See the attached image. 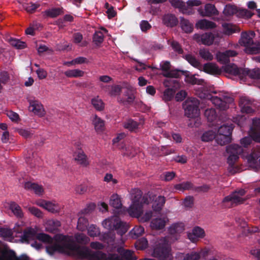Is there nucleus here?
<instances>
[{
	"label": "nucleus",
	"instance_id": "f257e3e1",
	"mask_svg": "<svg viewBox=\"0 0 260 260\" xmlns=\"http://www.w3.org/2000/svg\"><path fill=\"white\" fill-rule=\"evenodd\" d=\"M58 248L70 251L81 259L89 260H122L115 254H111L108 256L101 251L92 252L87 247L79 246L73 242H66L62 245L57 246Z\"/></svg>",
	"mask_w": 260,
	"mask_h": 260
},
{
	"label": "nucleus",
	"instance_id": "f03ea898",
	"mask_svg": "<svg viewBox=\"0 0 260 260\" xmlns=\"http://www.w3.org/2000/svg\"><path fill=\"white\" fill-rule=\"evenodd\" d=\"M141 190L134 188L131 191L132 204L128 209V213L133 217H139L143 213V206L149 204L151 199L147 194L142 196Z\"/></svg>",
	"mask_w": 260,
	"mask_h": 260
},
{
	"label": "nucleus",
	"instance_id": "7ed1b4c3",
	"mask_svg": "<svg viewBox=\"0 0 260 260\" xmlns=\"http://www.w3.org/2000/svg\"><path fill=\"white\" fill-rule=\"evenodd\" d=\"M255 33L253 31L243 32L241 34L239 43L245 47L244 51L247 54H255L260 52V43H254L253 38Z\"/></svg>",
	"mask_w": 260,
	"mask_h": 260
},
{
	"label": "nucleus",
	"instance_id": "20e7f679",
	"mask_svg": "<svg viewBox=\"0 0 260 260\" xmlns=\"http://www.w3.org/2000/svg\"><path fill=\"white\" fill-rule=\"evenodd\" d=\"M102 225L109 230H115L120 236H123L127 231L126 223L120 220L118 217H113L105 219L102 222Z\"/></svg>",
	"mask_w": 260,
	"mask_h": 260
},
{
	"label": "nucleus",
	"instance_id": "39448f33",
	"mask_svg": "<svg viewBox=\"0 0 260 260\" xmlns=\"http://www.w3.org/2000/svg\"><path fill=\"white\" fill-rule=\"evenodd\" d=\"M199 104L200 101L196 98H191L187 100L183 104L185 116L190 118L197 117L200 112Z\"/></svg>",
	"mask_w": 260,
	"mask_h": 260
},
{
	"label": "nucleus",
	"instance_id": "423d86ee",
	"mask_svg": "<svg viewBox=\"0 0 260 260\" xmlns=\"http://www.w3.org/2000/svg\"><path fill=\"white\" fill-rule=\"evenodd\" d=\"M242 147L238 144H231L226 147V151L229 154L227 162L229 166L234 169L235 162L239 158V155L243 152Z\"/></svg>",
	"mask_w": 260,
	"mask_h": 260
},
{
	"label": "nucleus",
	"instance_id": "0eeeda50",
	"mask_svg": "<svg viewBox=\"0 0 260 260\" xmlns=\"http://www.w3.org/2000/svg\"><path fill=\"white\" fill-rule=\"evenodd\" d=\"M210 100L216 108L222 110L229 108V104L234 101L233 98L225 93H220L219 96H211Z\"/></svg>",
	"mask_w": 260,
	"mask_h": 260
},
{
	"label": "nucleus",
	"instance_id": "6e6552de",
	"mask_svg": "<svg viewBox=\"0 0 260 260\" xmlns=\"http://www.w3.org/2000/svg\"><path fill=\"white\" fill-rule=\"evenodd\" d=\"M220 38L217 34L206 32L200 35L196 34L193 35V39L198 43H201L205 45H211L213 43H218Z\"/></svg>",
	"mask_w": 260,
	"mask_h": 260
},
{
	"label": "nucleus",
	"instance_id": "1a4fd4ad",
	"mask_svg": "<svg viewBox=\"0 0 260 260\" xmlns=\"http://www.w3.org/2000/svg\"><path fill=\"white\" fill-rule=\"evenodd\" d=\"M245 193L246 191L243 189L235 191L225 197L223 200V203H230V206H235L242 204L244 202V200L242 198V197L244 196Z\"/></svg>",
	"mask_w": 260,
	"mask_h": 260
},
{
	"label": "nucleus",
	"instance_id": "9d476101",
	"mask_svg": "<svg viewBox=\"0 0 260 260\" xmlns=\"http://www.w3.org/2000/svg\"><path fill=\"white\" fill-rule=\"evenodd\" d=\"M153 255L159 260H166L169 255V248L166 244H159L154 249Z\"/></svg>",
	"mask_w": 260,
	"mask_h": 260
},
{
	"label": "nucleus",
	"instance_id": "9b49d317",
	"mask_svg": "<svg viewBox=\"0 0 260 260\" xmlns=\"http://www.w3.org/2000/svg\"><path fill=\"white\" fill-rule=\"evenodd\" d=\"M160 68L162 71L165 73L164 76L168 78H178L180 76V73H183L182 70H171V64L169 61H166L160 64Z\"/></svg>",
	"mask_w": 260,
	"mask_h": 260
},
{
	"label": "nucleus",
	"instance_id": "f8f14e48",
	"mask_svg": "<svg viewBox=\"0 0 260 260\" xmlns=\"http://www.w3.org/2000/svg\"><path fill=\"white\" fill-rule=\"evenodd\" d=\"M223 71L230 74L238 76L241 79L244 78L245 69L238 68L234 63L226 64L222 67Z\"/></svg>",
	"mask_w": 260,
	"mask_h": 260
},
{
	"label": "nucleus",
	"instance_id": "ddd939ff",
	"mask_svg": "<svg viewBox=\"0 0 260 260\" xmlns=\"http://www.w3.org/2000/svg\"><path fill=\"white\" fill-rule=\"evenodd\" d=\"M28 102L29 103V111L40 117H42L45 115V111L43 106L40 101L35 99H29Z\"/></svg>",
	"mask_w": 260,
	"mask_h": 260
},
{
	"label": "nucleus",
	"instance_id": "4468645a",
	"mask_svg": "<svg viewBox=\"0 0 260 260\" xmlns=\"http://www.w3.org/2000/svg\"><path fill=\"white\" fill-rule=\"evenodd\" d=\"M253 102L248 97L243 96L240 99L239 106L241 112L247 114L252 113L254 110L252 108Z\"/></svg>",
	"mask_w": 260,
	"mask_h": 260
},
{
	"label": "nucleus",
	"instance_id": "2eb2a0df",
	"mask_svg": "<svg viewBox=\"0 0 260 260\" xmlns=\"http://www.w3.org/2000/svg\"><path fill=\"white\" fill-rule=\"evenodd\" d=\"M238 53L233 50H226L224 52H219L216 54L217 59L222 63H228L230 62V57L237 56Z\"/></svg>",
	"mask_w": 260,
	"mask_h": 260
},
{
	"label": "nucleus",
	"instance_id": "dca6fc26",
	"mask_svg": "<svg viewBox=\"0 0 260 260\" xmlns=\"http://www.w3.org/2000/svg\"><path fill=\"white\" fill-rule=\"evenodd\" d=\"M78 150L75 152V159L78 164L82 167H87L89 162L88 158L84 151L81 149L79 145H77Z\"/></svg>",
	"mask_w": 260,
	"mask_h": 260
},
{
	"label": "nucleus",
	"instance_id": "f3484780",
	"mask_svg": "<svg viewBox=\"0 0 260 260\" xmlns=\"http://www.w3.org/2000/svg\"><path fill=\"white\" fill-rule=\"evenodd\" d=\"M205 236V233L204 229L198 226L193 228L192 232L187 234L188 239L192 242H196L199 238H203Z\"/></svg>",
	"mask_w": 260,
	"mask_h": 260
},
{
	"label": "nucleus",
	"instance_id": "a211bd4d",
	"mask_svg": "<svg viewBox=\"0 0 260 260\" xmlns=\"http://www.w3.org/2000/svg\"><path fill=\"white\" fill-rule=\"evenodd\" d=\"M199 12L202 16H211L216 15L218 12L214 5L207 4L205 5L204 9L200 8Z\"/></svg>",
	"mask_w": 260,
	"mask_h": 260
},
{
	"label": "nucleus",
	"instance_id": "6ab92c4d",
	"mask_svg": "<svg viewBox=\"0 0 260 260\" xmlns=\"http://www.w3.org/2000/svg\"><path fill=\"white\" fill-rule=\"evenodd\" d=\"M203 71L210 75H219L222 73V69H220L216 64L212 62L205 63L203 66Z\"/></svg>",
	"mask_w": 260,
	"mask_h": 260
},
{
	"label": "nucleus",
	"instance_id": "aec40b11",
	"mask_svg": "<svg viewBox=\"0 0 260 260\" xmlns=\"http://www.w3.org/2000/svg\"><path fill=\"white\" fill-rule=\"evenodd\" d=\"M162 23L167 27H173L178 23L177 17L173 14H167L162 17Z\"/></svg>",
	"mask_w": 260,
	"mask_h": 260
},
{
	"label": "nucleus",
	"instance_id": "412c9836",
	"mask_svg": "<svg viewBox=\"0 0 260 260\" xmlns=\"http://www.w3.org/2000/svg\"><path fill=\"white\" fill-rule=\"evenodd\" d=\"M24 187L26 190L34 191L36 194L39 196L41 195L44 192L42 185L30 181L26 182L24 183Z\"/></svg>",
	"mask_w": 260,
	"mask_h": 260
},
{
	"label": "nucleus",
	"instance_id": "4be33fe9",
	"mask_svg": "<svg viewBox=\"0 0 260 260\" xmlns=\"http://www.w3.org/2000/svg\"><path fill=\"white\" fill-rule=\"evenodd\" d=\"M182 72L183 73H180V76L184 75L185 76L184 80L186 83L191 84L192 85H201L203 83V79H198L195 77L194 75H190L188 71H182Z\"/></svg>",
	"mask_w": 260,
	"mask_h": 260
},
{
	"label": "nucleus",
	"instance_id": "5701e85b",
	"mask_svg": "<svg viewBox=\"0 0 260 260\" xmlns=\"http://www.w3.org/2000/svg\"><path fill=\"white\" fill-rule=\"evenodd\" d=\"M117 251L121 257L125 260H136L132 250L121 247L118 249Z\"/></svg>",
	"mask_w": 260,
	"mask_h": 260
},
{
	"label": "nucleus",
	"instance_id": "b1692460",
	"mask_svg": "<svg viewBox=\"0 0 260 260\" xmlns=\"http://www.w3.org/2000/svg\"><path fill=\"white\" fill-rule=\"evenodd\" d=\"M166 202L165 198L164 196H159L156 198L152 204L153 211L159 212Z\"/></svg>",
	"mask_w": 260,
	"mask_h": 260
},
{
	"label": "nucleus",
	"instance_id": "393cba45",
	"mask_svg": "<svg viewBox=\"0 0 260 260\" xmlns=\"http://www.w3.org/2000/svg\"><path fill=\"white\" fill-rule=\"evenodd\" d=\"M180 26L181 29L186 33H190L192 31L193 24L187 19L184 17H180Z\"/></svg>",
	"mask_w": 260,
	"mask_h": 260
},
{
	"label": "nucleus",
	"instance_id": "a878e982",
	"mask_svg": "<svg viewBox=\"0 0 260 260\" xmlns=\"http://www.w3.org/2000/svg\"><path fill=\"white\" fill-rule=\"evenodd\" d=\"M232 136L227 134H218L215 136V140L217 143L222 146L231 142Z\"/></svg>",
	"mask_w": 260,
	"mask_h": 260
},
{
	"label": "nucleus",
	"instance_id": "bb28decb",
	"mask_svg": "<svg viewBox=\"0 0 260 260\" xmlns=\"http://www.w3.org/2000/svg\"><path fill=\"white\" fill-rule=\"evenodd\" d=\"M197 27L202 29H211L216 27V24L214 22L203 19L199 20L196 24Z\"/></svg>",
	"mask_w": 260,
	"mask_h": 260
},
{
	"label": "nucleus",
	"instance_id": "cd10ccee",
	"mask_svg": "<svg viewBox=\"0 0 260 260\" xmlns=\"http://www.w3.org/2000/svg\"><path fill=\"white\" fill-rule=\"evenodd\" d=\"M35 236V231L31 229H27L24 231L21 236V240L23 242L28 243L30 241L34 239Z\"/></svg>",
	"mask_w": 260,
	"mask_h": 260
},
{
	"label": "nucleus",
	"instance_id": "c85d7f7f",
	"mask_svg": "<svg viewBox=\"0 0 260 260\" xmlns=\"http://www.w3.org/2000/svg\"><path fill=\"white\" fill-rule=\"evenodd\" d=\"M64 74L68 78H78L83 77L84 72L79 69H73L67 70Z\"/></svg>",
	"mask_w": 260,
	"mask_h": 260
},
{
	"label": "nucleus",
	"instance_id": "c756f323",
	"mask_svg": "<svg viewBox=\"0 0 260 260\" xmlns=\"http://www.w3.org/2000/svg\"><path fill=\"white\" fill-rule=\"evenodd\" d=\"M184 230L183 226L181 223H175L172 225L169 229V233L175 237L177 239V234L182 232Z\"/></svg>",
	"mask_w": 260,
	"mask_h": 260
},
{
	"label": "nucleus",
	"instance_id": "7c9ffc66",
	"mask_svg": "<svg viewBox=\"0 0 260 260\" xmlns=\"http://www.w3.org/2000/svg\"><path fill=\"white\" fill-rule=\"evenodd\" d=\"M244 78L248 76L251 78L260 79V69H254L252 70L245 69Z\"/></svg>",
	"mask_w": 260,
	"mask_h": 260
},
{
	"label": "nucleus",
	"instance_id": "2f4dec72",
	"mask_svg": "<svg viewBox=\"0 0 260 260\" xmlns=\"http://www.w3.org/2000/svg\"><path fill=\"white\" fill-rule=\"evenodd\" d=\"M166 225V221L162 218H155L151 222V226L153 229L161 230Z\"/></svg>",
	"mask_w": 260,
	"mask_h": 260
},
{
	"label": "nucleus",
	"instance_id": "473e14b6",
	"mask_svg": "<svg viewBox=\"0 0 260 260\" xmlns=\"http://www.w3.org/2000/svg\"><path fill=\"white\" fill-rule=\"evenodd\" d=\"M175 92V90L173 88H168L166 89L163 92L162 100L165 102L171 101L174 98Z\"/></svg>",
	"mask_w": 260,
	"mask_h": 260
},
{
	"label": "nucleus",
	"instance_id": "72a5a7b5",
	"mask_svg": "<svg viewBox=\"0 0 260 260\" xmlns=\"http://www.w3.org/2000/svg\"><path fill=\"white\" fill-rule=\"evenodd\" d=\"M234 128L233 124H224L220 126L218 130V134H227L229 136H232V133Z\"/></svg>",
	"mask_w": 260,
	"mask_h": 260
},
{
	"label": "nucleus",
	"instance_id": "f704fd0d",
	"mask_svg": "<svg viewBox=\"0 0 260 260\" xmlns=\"http://www.w3.org/2000/svg\"><path fill=\"white\" fill-rule=\"evenodd\" d=\"M10 208L14 214L19 218L23 217V212L21 207L16 203L13 202L10 204Z\"/></svg>",
	"mask_w": 260,
	"mask_h": 260
},
{
	"label": "nucleus",
	"instance_id": "c9c22d12",
	"mask_svg": "<svg viewBox=\"0 0 260 260\" xmlns=\"http://www.w3.org/2000/svg\"><path fill=\"white\" fill-rule=\"evenodd\" d=\"M15 252L12 250H5L2 252L0 260H15Z\"/></svg>",
	"mask_w": 260,
	"mask_h": 260
},
{
	"label": "nucleus",
	"instance_id": "e433bc0d",
	"mask_svg": "<svg viewBox=\"0 0 260 260\" xmlns=\"http://www.w3.org/2000/svg\"><path fill=\"white\" fill-rule=\"evenodd\" d=\"M110 205L116 209H119L121 207L122 203L118 194H113L111 196L110 200Z\"/></svg>",
	"mask_w": 260,
	"mask_h": 260
},
{
	"label": "nucleus",
	"instance_id": "4c0bfd02",
	"mask_svg": "<svg viewBox=\"0 0 260 260\" xmlns=\"http://www.w3.org/2000/svg\"><path fill=\"white\" fill-rule=\"evenodd\" d=\"M200 57L205 60L211 61L213 59V55L207 48H201L199 51Z\"/></svg>",
	"mask_w": 260,
	"mask_h": 260
},
{
	"label": "nucleus",
	"instance_id": "58836bf2",
	"mask_svg": "<svg viewBox=\"0 0 260 260\" xmlns=\"http://www.w3.org/2000/svg\"><path fill=\"white\" fill-rule=\"evenodd\" d=\"M9 42L10 44L17 49H24L26 47V43L24 42L21 41L20 40L11 38Z\"/></svg>",
	"mask_w": 260,
	"mask_h": 260
},
{
	"label": "nucleus",
	"instance_id": "ea45409f",
	"mask_svg": "<svg viewBox=\"0 0 260 260\" xmlns=\"http://www.w3.org/2000/svg\"><path fill=\"white\" fill-rule=\"evenodd\" d=\"M88 225V219L85 216H81L78 220L77 229L81 231H84Z\"/></svg>",
	"mask_w": 260,
	"mask_h": 260
},
{
	"label": "nucleus",
	"instance_id": "a19ab883",
	"mask_svg": "<svg viewBox=\"0 0 260 260\" xmlns=\"http://www.w3.org/2000/svg\"><path fill=\"white\" fill-rule=\"evenodd\" d=\"M185 59L193 67L200 69L202 65L200 61L193 55L187 54L185 55Z\"/></svg>",
	"mask_w": 260,
	"mask_h": 260
},
{
	"label": "nucleus",
	"instance_id": "79ce46f5",
	"mask_svg": "<svg viewBox=\"0 0 260 260\" xmlns=\"http://www.w3.org/2000/svg\"><path fill=\"white\" fill-rule=\"evenodd\" d=\"M216 133L212 130H209L204 133L201 139L204 142H209L215 139Z\"/></svg>",
	"mask_w": 260,
	"mask_h": 260
},
{
	"label": "nucleus",
	"instance_id": "37998d69",
	"mask_svg": "<svg viewBox=\"0 0 260 260\" xmlns=\"http://www.w3.org/2000/svg\"><path fill=\"white\" fill-rule=\"evenodd\" d=\"M174 187L177 190L183 191L185 190L192 189L193 188V184L189 181H186L176 184Z\"/></svg>",
	"mask_w": 260,
	"mask_h": 260
},
{
	"label": "nucleus",
	"instance_id": "c03bdc74",
	"mask_svg": "<svg viewBox=\"0 0 260 260\" xmlns=\"http://www.w3.org/2000/svg\"><path fill=\"white\" fill-rule=\"evenodd\" d=\"M223 31L224 34L231 35L236 31V26L230 24L224 23L222 24Z\"/></svg>",
	"mask_w": 260,
	"mask_h": 260
},
{
	"label": "nucleus",
	"instance_id": "a18cd8bd",
	"mask_svg": "<svg viewBox=\"0 0 260 260\" xmlns=\"http://www.w3.org/2000/svg\"><path fill=\"white\" fill-rule=\"evenodd\" d=\"M139 123L133 119H128L124 123V127L125 128L128 129L129 131L133 132L138 128Z\"/></svg>",
	"mask_w": 260,
	"mask_h": 260
},
{
	"label": "nucleus",
	"instance_id": "49530a36",
	"mask_svg": "<svg viewBox=\"0 0 260 260\" xmlns=\"http://www.w3.org/2000/svg\"><path fill=\"white\" fill-rule=\"evenodd\" d=\"M144 232V229L141 226H136L130 232V235L133 238L136 239L141 236Z\"/></svg>",
	"mask_w": 260,
	"mask_h": 260
},
{
	"label": "nucleus",
	"instance_id": "de8ad7c7",
	"mask_svg": "<svg viewBox=\"0 0 260 260\" xmlns=\"http://www.w3.org/2000/svg\"><path fill=\"white\" fill-rule=\"evenodd\" d=\"M40 5L38 3H33L32 2L25 4L23 5V8L29 13H34L36 10L39 8Z\"/></svg>",
	"mask_w": 260,
	"mask_h": 260
},
{
	"label": "nucleus",
	"instance_id": "09e8293b",
	"mask_svg": "<svg viewBox=\"0 0 260 260\" xmlns=\"http://www.w3.org/2000/svg\"><path fill=\"white\" fill-rule=\"evenodd\" d=\"M87 229L88 234L91 237H98L100 235V230L99 228L94 225H90Z\"/></svg>",
	"mask_w": 260,
	"mask_h": 260
},
{
	"label": "nucleus",
	"instance_id": "8fccbe9b",
	"mask_svg": "<svg viewBox=\"0 0 260 260\" xmlns=\"http://www.w3.org/2000/svg\"><path fill=\"white\" fill-rule=\"evenodd\" d=\"M171 3L172 5L174 7L181 9L183 13H187L186 4L182 0H172Z\"/></svg>",
	"mask_w": 260,
	"mask_h": 260
},
{
	"label": "nucleus",
	"instance_id": "3c124183",
	"mask_svg": "<svg viewBox=\"0 0 260 260\" xmlns=\"http://www.w3.org/2000/svg\"><path fill=\"white\" fill-rule=\"evenodd\" d=\"M93 123L96 131L101 132L103 130L104 127V121L96 115L95 116L93 120Z\"/></svg>",
	"mask_w": 260,
	"mask_h": 260
},
{
	"label": "nucleus",
	"instance_id": "603ef678",
	"mask_svg": "<svg viewBox=\"0 0 260 260\" xmlns=\"http://www.w3.org/2000/svg\"><path fill=\"white\" fill-rule=\"evenodd\" d=\"M109 89L110 88L109 91V94L111 96H116L120 94L121 92L122 87L119 85H114L111 86H107Z\"/></svg>",
	"mask_w": 260,
	"mask_h": 260
},
{
	"label": "nucleus",
	"instance_id": "864d4df0",
	"mask_svg": "<svg viewBox=\"0 0 260 260\" xmlns=\"http://www.w3.org/2000/svg\"><path fill=\"white\" fill-rule=\"evenodd\" d=\"M205 116L207 117L208 120L212 122L217 117L216 112L215 109L211 108L206 109L204 113Z\"/></svg>",
	"mask_w": 260,
	"mask_h": 260
},
{
	"label": "nucleus",
	"instance_id": "5fc2aeb1",
	"mask_svg": "<svg viewBox=\"0 0 260 260\" xmlns=\"http://www.w3.org/2000/svg\"><path fill=\"white\" fill-rule=\"evenodd\" d=\"M61 9L59 8H55L47 10L45 11L46 15L51 18H55L60 15Z\"/></svg>",
	"mask_w": 260,
	"mask_h": 260
},
{
	"label": "nucleus",
	"instance_id": "6e6d98bb",
	"mask_svg": "<svg viewBox=\"0 0 260 260\" xmlns=\"http://www.w3.org/2000/svg\"><path fill=\"white\" fill-rule=\"evenodd\" d=\"M148 246V241L145 238H141L137 240L135 243V247L137 249L142 250Z\"/></svg>",
	"mask_w": 260,
	"mask_h": 260
},
{
	"label": "nucleus",
	"instance_id": "4d7b16f0",
	"mask_svg": "<svg viewBox=\"0 0 260 260\" xmlns=\"http://www.w3.org/2000/svg\"><path fill=\"white\" fill-rule=\"evenodd\" d=\"M104 35L101 31H96L93 36V41L94 43L98 45L103 43L104 41Z\"/></svg>",
	"mask_w": 260,
	"mask_h": 260
},
{
	"label": "nucleus",
	"instance_id": "13d9d810",
	"mask_svg": "<svg viewBox=\"0 0 260 260\" xmlns=\"http://www.w3.org/2000/svg\"><path fill=\"white\" fill-rule=\"evenodd\" d=\"M249 136L251 138L252 140L260 143V130L251 128L249 132Z\"/></svg>",
	"mask_w": 260,
	"mask_h": 260
},
{
	"label": "nucleus",
	"instance_id": "bf43d9fd",
	"mask_svg": "<svg viewBox=\"0 0 260 260\" xmlns=\"http://www.w3.org/2000/svg\"><path fill=\"white\" fill-rule=\"evenodd\" d=\"M126 97V98H118V102L120 104H122L124 105H131L134 102L135 99V95L134 94H131Z\"/></svg>",
	"mask_w": 260,
	"mask_h": 260
},
{
	"label": "nucleus",
	"instance_id": "052dcab7",
	"mask_svg": "<svg viewBox=\"0 0 260 260\" xmlns=\"http://www.w3.org/2000/svg\"><path fill=\"white\" fill-rule=\"evenodd\" d=\"M75 239L78 243L82 244H86L90 241L89 238L83 234L76 235Z\"/></svg>",
	"mask_w": 260,
	"mask_h": 260
},
{
	"label": "nucleus",
	"instance_id": "680f3d73",
	"mask_svg": "<svg viewBox=\"0 0 260 260\" xmlns=\"http://www.w3.org/2000/svg\"><path fill=\"white\" fill-rule=\"evenodd\" d=\"M237 12V9L235 6L227 5L224 7L223 13L225 15L230 16L236 13Z\"/></svg>",
	"mask_w": 260,
	"mask_h": 260
},
{
	"label": "nucleus",
	"instance_id": "e2e57ef3",
	"mask_svg": "<svg viewBox=\"0 0 260 260\" xmlns=\"http://www.w3.org/2000/svg\"><path fill=\"white\" fill-rule=\"evenodd\" d=\"M91 104L93 106L99 111H101L104 109V104L101 99L98 98H93L91 100Z\"/></svg>",
	"mask_w": 260,
	"mask_h": 260
},
{
	"label": "nucleus",
	"instance_id": "0e129e2a",
	"mask_svg": "<svg viewBox=\"0 0 260 260\" xmlns=\"http://www.w3.org/2000/svg\"><path fill=\"white\" fill-rule=\"evenodd\" d=\"M201 258L200 253L197 252H191L185 255L183 260H199Z\"/></svg>",
	"mask_w": 260,
	"mask_h": 260
},
{
	"label": "nucleus",
	"instance_id": "69168bd1",
	"mask_svg": "<svg viewBox=\"0 0 260 260\" xmlns=\"http://www.w3.org/2000/svg\"><path fill=\"white\" fill-rule=\"evenodd\" d=\"M140 26L142 31L143 32H146L152 27L151 25L147 20H142Z\"/></svg>",
	"mask_w": 260,
	"mask_h": 260
},
{
	"label": "nucleus",
	"instance_id": "338daca9",
	"mask_svg": "<svg viewBox=\"0 0 260 260\" xmlns=\"http://www.w3.org/2000/svg\"><path fill=\"white\" fill-rule=\"evenodd\" d=\"M28 210L32 215L38 218H42L43 217V213L41 211L36 207H30Z\"/></svg>",
	"mask_w": 260,
	"mask_h": 260
},
{
	"label": "nucleus",
	"instance_id": "774afa93",
	"mask_svg": "<svg viewBox=\"0 0 260 260\" xmlns=\"http://www.w3.org/2000/svg\"><path fill=\"white\" fill-rule=\"evenodd\" d=\"M100 239L104 242L107 243L114 241L113 236L109 232L105 233L101 235Z\"/></svg>",
	"mask_w": 260,
	"mask_h": 260
}]
</instances>
